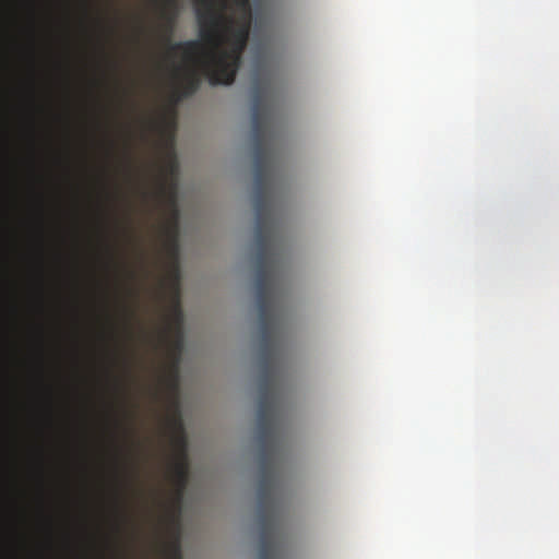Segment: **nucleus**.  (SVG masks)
<instances>
[{"instance_id": "39448f33", "label": "nucleus", "mask_w": 559, "mask_h": 559, "mask_svg": "<svg viewBox=\"0 0 559 559\" xmlns=\"http://www.w3.org/2000/svg\"><path fill=\"white\" fill-rule=\"evenodd\" d=\"M175 473L183 486L186 484L188 474V466L186 460H182L181 462H178L175 465Z\"/></svg>"}, {"instance_id": "f257e3e1", "label": "nucleus", "mask_w": 559, "mask_h": 559, "mask_svg": "<svg viewBox=\"0 0 559 559\" xmlns=\"http://www.w3.org/2000/svg\"><path fill=\"white\" fill-rule=\"evenodd\" d=\"M271 80L254 79L252 86V141L254 160L253 204L255 225V292L261 338H274L276 317L272 305V281L270 274L272 238L271 204L267 198V170L270 154L265 136L274 117L270 104Z\"/></svg>"}, {"instance_id": "7ed1b4c3", "label": "nucleus", "mask_w": 559, "mask_h": 559, "mask_svg": "<svg viewBox=\"0 0 559 559\" xmlns=\"http://www.w3.org/2000/svg\"><path fill=\"white\" fill-rule=\"evenodd\" d=\"M174 26V17L167 19V33L166 41L169 47V51L175 53L179 50L182 51L183 58L186 61L193 64V67L188 68L183 75L181 76L178 87L176 90V102L181 98H187L194 95L200 86H201V73L204 74L207 79L209 76L204 72L202 68V60L204 58V52L202 50V44L199 40H186L180 43H171L170 41V33Z\"/></svg>"}, {"instance_id": "f03ea898", "label": "nucleus", "mask_w": 559, "mask_h": 559, "mask_svg": "<svg viewBox=\"0 0 559 559\" xmlns=\"http://www.w3.org/2000/svg\"><path fill=\"white\" fill-rule=\"evenodd\" d=\"M207 9L198 12L200 37L204 58L202 68L212 85H229L235 81L246 49L251 21L235 22L212 8V0H205Z\"/></svg>"}, {"instance_id": "423d86ee", "label": "nucleus", "mask_w": 559, "mask_h": 559, "mask_svg": "<svg viewBox=\"0 0 559 559\" xmlns=\"http://www.w3.org/2000/svg\"><path fill=\"white\" fill-rule=\"evenodd\" d=\"M166 4L173 7L175 4V0H166Z\"/></svg>"}, {"instance_id": "20e7f679", "label": "nucleus", "mask_w": 559, "mask_h": 559, "mask_svg": "<svg viewBox=\"0 0 559 559\" xmlns=\"http://www.w3.org/2000/svg\"><path fill=\"white\" fill-rule=\"evenodd\" d=\"M236 9L240 13L239 20L251 21V4L249 0H233Z\"/></svg>"}]
</instances>
